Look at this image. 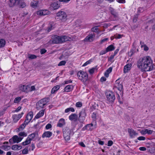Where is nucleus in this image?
Segmentation results:
<instances>
[{
	"label": "nucleus",
	"instance_id": "nucleus-1",
	"mask_svg": "<svg viewBox=\"0 0 155 155\" xmlns=\"http://www.w3.org/2000/svg\"><path fill=\"white\" fill-rule=\"evenodd\" d=\"M137 64L138 68L142 71H150L153 68V61L148 56L140 58L137 61Z\"/></svg>",
	"mask_w": 155,
	"mask_h": 155
},
{
	"label": "nucleus",
	"instance_id": "nucleus-2",
	"mask_svg": "<svg viewBox=\"0 0 155 155\" xmlns=\"http://www.w3.org/2000/svg\"><path fill=\"white\" fill-rule=\"evenodd\" d=\"M77 75L78 79L84 83L88 80V75L85 71H80L78 72Z\"/></svg>",
	"mask_w": 155,
	"mask_h": 155
},
{
	"label": "nucleus",
	"instance_id": "nucleus-3",
	"mask_svg": "<svg viewBox=\"0 0 155 155\" xmlns=\"http://www.w3.org/2000/svg\"><path fill=\"white\" fill-rule=\"evenodd\" d=\"M67 36L63 35L61 36L55 35L53 37L52 42L54 43H62L67 41L69 40Z\"/></svg>",
	"mask_w": 155,
	"mask_h": 155
},
{
	"label": "nucleus",
	"instance_id": "nucleus-4",
	"mask_svg": "<svg viewBox=\"0 0 155 155\" xmlns=\"http://www.w3.org/2000/svg\"><path fill=\"white\" fill-rule=\"evenodd\" d=\"M49 101L48 98H44L40 100L36 104V108L39 110L45 107Z\"/></svg>",
	"mask_w": 155,
	"mask_h": 155
},
{
	"label": "nucleus",
	"instance_id": "nucleus-5",
	"mask_svg": "<svg viewBox=\"0 0 155 155\" xmlns=\"http://www.w3.org/2000/svg\"><path fill=\"white\" fill-rule=\"evenodd\" d=\"M105 94L107 100L109 102H113L115 99L114 94L112 91H107Z\"/></svg>",
	"mask_w": 155,
	"mask_h": 155
},
{
	"label": "nucleus",
	"instance_id": "nucleus-6",
	"mask_svg": "<svg viewBox=\"0 0 155 155\" xmlns=\"http://www.w3.org/2000/svg\"><path fill=\"white\" fill-rule=\"evenodd\" d=\"M23 137H19L17 135H15L9 140V142L11 144L15 143H18L22 140Z\"/></svg>",
	"mask_w": 155,
	"mask_h": 155
},
{
	"label": "nucleus",
	"instance_id": "nucleus-7",
	"mask_svg": "<svg viewBox=\"0 0 155 155\" xmlns=\"http://www.w3.org/2000/svg\"><path fill=\"white\" fill-rule=\"evenodd\" d=\"M33 117V112L32 111L29 112L27 115L26 119L25 121V123L28 124L31 120Z\"/></svg>",
	"mask_w": 155,
	"mask_h": 155
},
{
	"label": "nucleus",
	"instance_id": "nucleus-8",
	"mask_svg": "<svg viewBox=\"0 0 155 155\" xmlns=\"http://www.w3.org/2000/svg\"><path fill=\"white\" fill-rule=\"evenodd\" d=\"M86 114L84 111H81L79 114V118L78 120L80 122L82 123L84 120Z\"/></svg>",
	"mask_w": 155,
	"mask_h": 155
},
{
	"label": "nucleus",
	"instance_id": "nucleus-9",
	"mask_svg": "<svg viewBox=\"0 0 155 155\" xmlns=\"http://www.w3.org/2000/svg\"><path fill=\"white\" fill-rule=\"evenodd\" d=\"M114 87L117 88L118 90L121 91L123 89V86L121 83H120L119 79L117 80L115 82Z\"/></svg>",
	"mask_w": 155,
	"mask_h": 155
},
{
	"label": "nucleus",
	"instance_id": "nucleus-10",
	"mask_svg": "<svg viewBox=\"0 0 155 155\" xmlns=\"http://www.w3.org/2000/svg\"><path fill=\"white\" fill-rule=\"evenodd\" d=\"M49 13L50 12L47 10H40L37 12V15L40 16L48 15Z\"/></svg>",
	"mask_w": 155,
	"mask_h": 155
},
{
	"label": "nucleus",
	"instance_id": "nucleus-11",
	"mask_svg": "<svg viewBox=\"0 0 155 155\" xmlns=\"http://www.w3.org/2000/svg\"><path fill=\"white\" fill-rule=\"evenodd\" d=\"M128 132L131 138H134L137 135V133L132 129L128 128Z\"/></svg>",
	"mask_w": 155,
	"mask_h": 155
},
{
	"label": "nucleus",
	"instance_id": "nucleus-12",
	"mask_svg": "<svg viewBox=\"0 0 155 155\" xmlns=\"http://www.w3.org/2000/svg\"><path fill=\"white\" fill-rule=\"evenodd\" d=\"M60 6V4L58 2H57L53 3L51 5L50 8L52 10H54L58 8Z\"/></svg>",
	"mask_w": 155,
	"mask_h": 155
},
{
	"label": "nucleus",
	"instance_id": "nucleus-13",
	"mask_svg": "<svg viewBox=\"0 0 155 155\" xmlns=\"http://www.w3.org/2000/svg\"><path fill=\"white\" fill-rule=\"evenodd\" d=\"M132 65V64L129 63L126 65L124 67V72L125 73L128 72L131 69Z\"/></svg>",
	"mask_w": 155,
	"mask_h": 155
},
{
	"label": "nucleus",
	"instance_id": "nucleus-14",
	"mask_svg": "<svg viewBox=\"0 0 155 155\" xmlns=\"http://www.w3.org/2000/svg\"><path fill=\"white\" fill-rule=\"evenodd\" d=\"M140 132L141 134L143 135L147 134L148 135H150L153 132V131L149 129H144L140 130Z\"/></svg>",
	"mask_w": 155,
	"mask_h": 155
},
{
	"label": "nucleus",
	"instance_id": "nucleus-15",
	"mask_svg": "<svg viewBox=\"0 0 155 155\" xmlns=\"http://www.w3.org/2000/svg\"><path fill=\"white\" fill-rule=\"evenodd\" d=\"M19 0H9L8 5L10 7H12L18 4Z\"/></svg>",
	"mask_w": 155,
	"mask_h": 155
},
{
	"label": "nucleus",
	"instance_id": "nucleus-16",
	"mask_svg": "<svg viewBox=\"0 0 155 155\" xmlns=\"http://www.w3.org/2000/svg\"><path fill=\"white\" fill-rule=\"evenodd\" d=\"M23 114V113L18 115H15L13 116V120L14 122H16L22 117Z\"/></svg>",
	"mask_w": 155,
	"mask_h": 155
},
{
	"label": "nucleus",
	"instance_id": "nucleus-17",
	"mask_svg": "<svg viewBox=\"0 0 155 155\" xmlns=\"http://www.w3.org/2000/svg\"><path fill=\"white\" fill-rule=\"evenodd\" d=\"M69 119L71 121H76L77 120L78 116L76 114H72L69 116Z\"/></svg>",
	"mask_w": 155,
	"mask_h": 155
},
{
	"label": "nucleus",
	"instance_id": "nucleus-18",
	"mask_svg": "<svg viewBox=\"0 0 155 155\" xmlns=\"http://www.w3.org/2000/svg\"><path fill=\"white\" fill-rule=\"evenodd\" d=\"M57 16L58 17H60L62 19H65L67 17L65 13L63 11H60L58 12L57 14Z\"/></svg>",
	"mask_w": 155,
	"mask_h": 155
},
{
	"label": "nucleus",
	"instance_id": "nucleus-19",
	"mask_svg": "<svg viewBox=\"0 0 155 155\" xmlns=\"http://www.w3.org/2000/svg\"><path fill=\"white\" fill-rule=\"evenodd\" d=\"M94 35H90L87 36L84 40V41L91 42L93 41Z\"/></svg>",
	"mask_w": 155,
	"mask_h": 155
},
{
	"label": "nucleus",
	"instance_id": "nucleus-20",
	"mask_svg": "<svg viewBox=\"0 0 155 155\" xmlns=\"http://www.w3.org/2000/svg\"><path fill=\"white\" fill-rule=\"evenodd\" d=\"M20 89L23 91L27 92L28 91L29 86L21 85L20 87Z\"/></svg>",
	"mask_w": 155,
	"mask_h": 155
},
{
	"label": "nucleus",
	"instance_id": "nucleus-21",
	"mask_svg": "<svg viewBox=\"0 0 155 155\" xmlns=\"http://www.w3.org/2000/svg\"><path fill=\"white\" fill-rule=\"evenodd\" d=\"M2 148L5 150H8L10 149V147L8 142H5L2 146Z\"/></svg>",
	"mask_w": 155,
	"mask_h": 155
},
{
	"label": "nucleus",
	"instance_id": "nucleus-22",
	"mask_svg": "<svg viewBox=\"0 0 155 155\" xmlns=\"http://www.w3.org/2000/svg\"><path fill=\"white\" fill-rule=\"evenodd\" d=\"M73 88L74 86L72 85H67L64 88V91L66 92H69L73 90Z\"/></svg>",
	"mask_w": 155,
	"mask_h": 155
},
{
	"label": "nucleus",
	"instance_id": "nucleus-23",
	"mask_svg": "<svg viewBox=\"0 0 155 155\" xmlns=\"http://www.w3.org/2000/svg\"><path fill=\"white\" fill-rule=\"evenodd\" d=\"M45 113V111L44 110H40L38 114H37L35 116V118L36 119H38L43 116Z\"/></svg>",
	"mask_w": 155,
	"mask_h": 155
},
{
	"label": "nucleus",
	"instance_id": "nucleus-24",
	"mask_svg": "<svg viewBox=\"0 0 155 155\" xmlns=\"http://www.w3.org/2000/svg\"><path fill=\"white\" fill-rule=\"evenodd\" d=\"M65 120L63 118H61L59 120V121L57 124V126L58 127H61L65 125Z\"/></svg>",
	"mask_w": 155,
	"mask_h": 155
},
{
	"label": "nucleus",
	"instance_id": "nucleus-25",
	"mask_svg": "<svg viewBox=\"0 0 155 155\" xmlns=\"http://www.w3.org/2000/svg\"><path fill=\"white\" fill-rule=\"evenodd\" d=\"M22 148L21 146L18 145H15L12 146V149L14 150H21Z\"/></svg>",
	"mask_w": 155,
	"mask_h": 155
},
{
	"label": "nucleus",
	"instance_id": "nucleus-26",
	"mask_svg": "<svg viewBox=\"0 0 155 155\" xmlns=\"http://www.w3.org/2000/svg\"><path fill=\"white\" fill-rule=\"evenodd\" d=\"M52 135V133L51 132L49 131H47L45 132H44L42 137L43 138L44 137H50Z\"/></svg>",
	"mask_w": 155,
	"mask_h": 155
},
{
	"label": "nucleus",
	"instance_id": "nucleus-27",
	"mask_svg": "<svg viewBox=\"0 0 155 155\" xmlns=\"http://www.w3.org/2000/svg\"><path fill=\"white\" fill-rule=\"evenodd\" d=\"M94 128L93 124H88L83 128V130H92Z\"/></svg>",
	"mask_w": 155,
	"mask_h": 155
},
{
	"label": "nucleus",
	"instance_id": "nucleus-28",
	"mask_svg": "<svg viewBox=\"0 0 155 155\" xmlns=\"http://www.w3.org/2000/svg\"><path fill=\"white\" fill-rule=\"evenodd\" d=\"M112 68L111 67H110L105 72L104 75L106 78H107L109 76V74L112 71Z\"/></svg>",
	"mask_w": 155,
	"mask_h": 155
},
{
	"label": "nucleus",
	"instance_id": "nucleus-29",
	"mask_svg": "<svg viewBox=\"0 0 155 155\" xmlns=\"http://www.w3.org/2000/svg\"><path fill=\"white\" fill-rule=\"evenodd\" d=\"M6 44L5 41L3 39L0 38V48L4 47Z\"/></svg>",
	"mask_w": 155,
	"mask_h": 155
},
{
	"label": "nucleus",
	"instance_id": "nucleus-30",
	"mask_svg": "<svg viewBox=\"0 0 155 155\" xmlns=\"http://www.w3.org/2000/svg\"><path fill=\"white\" fill-rule=\"evenodd\" d=\"M60 88V86L59 85H57L54 87L51 90V93L52 94L54 93L56 91L58 90Z\"/></svg>",
	"mask_w": 155,
	"mask_h": 155
},
{
	"label": "nucleus",
	"instance_id": "nucleus-31",
	"mask_svg": "<svg viewBox=\"0 0 155 155\" xmlns=\"http://www.w3.org/2000/svg\"><path fill=\"white\" fill-rule=\"evenodd\" d=\"M115 49V47L113 45H110L107 48L106 50L107 52L111 51Z\"/></svg>",
	"mask_w": 155,
	"mask_h": 155
},
{
	"label": "nucleus",
	"instance_id": "nucleus-32",
	"mask_svg": "<svg viewBox=\"0 0 155 155\" xmlns=\"http://www.w3.org/2000/svg\"><path fill=\"white\" fill-rule=\"evenodd\" d=\"M18 3V4L19 6L21 8H23L26 6L25 3L22 0H19Z\"/></svg>",
	"mask_w": 155,
	"mask_h": 155
},
{
	"label": "nucleus",
	"instance_id": "nucleus-33",
	"mask_svg": "<svg viewBox=\"0 0 155 155\" xmlns=\"http://www.w3.org/2000/svg\"><path fill=\"white\" fill-rule=\"evenodd\" d=\"M38 2L37 1H33L31 3V6L33 8H36L38 5Z\"/></svg>",
	"mask_w": 155,
	"mask_h": 155
},
{
	"label": "nucleus",
	"instance_id": "nucleus-34",
	"mask_svg": "<svg viewBox=\"0 0 155 155\" xmlns=\"http://www.w3.org/2000/svg\"><path fill=\"white\" fill-rule=\"evenodd\" d=\"M75 111L73 107H69L66 109L65 110V113H67L70 111L74 112Z\"/></svg>",
	"mask_w": 155,
	"mask_h": 155
},
{
	"label": "nucleus",
	"instance_id": "nucleus-35",
	"mask_svg": "<svg viewBox=\"0 0 155 155\" xmlns=\"http://www.w3.org/2000/svg\"><path fill=\"white\" fill-rule=\"evenodd\" d=\"M31 141L29 139H28V138L26 140L25 142H22V144L24 146L27 145L30 143L31 142Z\"/></svg>",
	"mask_w": 155,
	"mask_h": 155
},
{
	"label": "nucleus",
	"instance_id": "nucleus-36",
	"mask_svg": "<svg viewBox=\"0 0 155 155\" xmlns=\"http://www.w3.org/2000/svg\"><path fill=\"white\" fill-rule=\"evenodd\" d=\"M18 135L20 137H26L27 136V134L24 132H21L19 133Z\"/></svg>",
	"mask_w": 155,
	"mask_h": 155
},
{
	"label": "nucleus",
	"instance_id": "nucleus-37",
	"mask_svg": "<svg viewBox=\"0 0 155 155\" xmlns=\"http://www.w3.org/2000/svg\"><path fill=\"white\" fill-rule=\"evenodd\" d=\"M67 38H68V41H76L77 40V38L75 36H72L71 37H69L68 36H67Z\"/></svg>",
	"mask_w": 155,
	"mask_h": 155
},
{
	"label": "nucleus",
	"instance_id": "nucleus-38",
	"mask_svg": "<svg viewBox=\"0 0 155 155\" xmlns=\"http://www.w3.org/2000/svg\"><path fill=\"white\" fill-rule=\"evenodd\" d=\"M93 61V60L92 59H91L88 61H87L86 62H85L83 65V66H85L90 64Z\"/></svg>",
	"mask_w": 155,
	"mask_h": 155
},
{
	"label": "nucleus",
	"instance_id": "nucleus-39",
	"mask_svg": "<svg viewBox=\"0 0 155 155\" xmlns=\"http://www.w3.org/2000/svg\"><path fill=\"white\" fill-rule=\"evenodd\" d=\"M27 124H25L24 122V124H21V125L19 128L18 129L19 131L23 130L25 128L26 125Z\"/></svg>",
	"mask_w": 155,
	"mask_h": 155
},
{
	"label": "nucleus",
	"instance_id": "nucleus-40",
	"mask_svg": "<svg viewBox=\"0 0 155 155\" xmlns=\"http://www.w3.org/2000/svg\"><path fill=\"white\" fill-rule=\"evenodd\" d=\"M82 105L81 102L78 101L75 104L76 107H81Z\"/></svg>",
	"mask_w": 155,
	"mask_h": 155
},
{
	"label": "nucleus",
	"instance_id": "nucleus-41",
	"mask_svg": "<svg viewBox=\"0 0 155 155\" xmlns=\"http://www.w3.org/2000/svg\"><path fill=\"white\" fill-rule=\"evenodd\" d=\"M63 133L65 140L67 141L69 140L70 139V137L68 136H66V134L64 130L63 131Z\"/></svg>",
	"mask_w": 155,
	"mask_h": 155
},
{
	"label": "nucleus",
	"instance_id": "nucleus-42",
	"mask_svg": "<svg viewBox=\"0 0 155 155\" xmlns=\"http://www.w3.org/2000/svg\"><path fill=\"white\" fill-rule=\"evenodd\" d=\"M21 98L20 97H18L15 98L14 102L15 103H18L21 100Z\"/></svg>",
	"mask_w": 155,
	"mask_h": 155
},
{
	"label": "nucleus",
	"instance_id": "nucleus-43",
	"mask_svg": "<svg viewBox=\"0 0 155 155\" xmlns=\"http://www.w3.org/2000/svg\"><path fill=\"white\" fill-rule=\"evenodd\" d=\"M96 70V68H92L89 70V72L90 74H92L94 73Z\"/></svg>",
	"mask_w": 155,
	"mask_h": 155
},
{
	"label": "nucleus",
	"instance_id": "nucleus-44",
	"mask_svg": "<svg viewBox=\"0 0 155 155\" xmlns=\"http://www.w3.org/2000/svg\"><path fill=\"white\" fill-rule=\"evenodd\" d=\"M109 10L110 11V12L111 14L114 16H115L116 15L114 9L110 7L109 8Z\"/></svg>",
	"mask_w": 155,
	"mask_h": 155
},
{
	"label": "nucleus",
	"instance_id": "nucleus-45",
	"mask_svg": "<svg viewBox=\"0 0 155 155\" xmlns=\"http://www.w3.org/2000/svg\"><path fill=\"white\" fill-rule=\"evenodd\" d=\"M141 47L145 51H147L149 49L148 47L146 45H142Z\"/></svg>",
	"mask_w": 155,
	"mask_h": 155
},
{
	"label": "nucleus",
	"instance_id": "nucleus-46",
	"mask_svg": "<svg viewBox=\"0 0 155 155\" xmlns=\"http://www.w3.org/2000/svg\"><path fill=\"white\" fill-rule=\"evenodd\" d=\"M35 135L34 134H32L30 135L28 137V138L31 141V140L33 139L35 137Z\"/></svg>",
	"mask_w": 155,
	"mask_h": 155
},
{
	"label": "nucleus",
	"instance_id": "nucleus-47",
	"mask_svg": "<svg viewBox=\"0 0 155 155\" xmlns=\"http://www.w3.org/2000/svg\"><path fill=\"white\" fill-rule=\"evenodd\" d=\"M35 90V87L34 86H32L31 87L29 86L28 91H34Z\"/></svg>",
	"mask_w": 155,
	"mask_h": 155
},
{
	"label": "nucleus",
	"instance_id": "nucleus-48",
	"mask_svg": "<svg viewBox=\"0 0 155 155\" xmlns=\"http://www.w3.org/2000/svg\"><path fill=\"white\" fill-rule=\"evenodd\" d=\"M66 63V62L64 61H62L60 62V63L58 64V66H61L62 65H64Z\"/></svg>",
	"mask_w": 155,
	"mask_h": 155
},
{
	"label": "nucleus",
	"instance_id": "nucleus-49",
	"mask_svg": "<svg viewBox=\"0 0 155 155\" xmlns=\"http://www.w3.org/2000/svg\"><path fill=\"white\" fill-rule=\"evenodd\" d=\"M122 35L120 34H116L115 35L114 38L116 39H120L122 38Z\"/></svg>",
	"mask_w": 155,
	"mask_h": 155
},
{
	"label": "nucleus",
	"instance_id": "nucleus-50",
	"mask_svg": "<svg viewBox=\"0 0 155 155\" xmlns=\"http://www.w3.org/2000/svg\"><path fill=\"white\" fill-rule=\"evenodd\" d=\"M98 30V27L97 26L94 27L91 29V31L93 32H96Z\"/></svg>",
	"mask_w": 155,
	"mask_h": 155
},
{
	"label": "nucleus",
	"instance_id": "nucleus-51",
	"mask_svg": "<svg viewBox=\"0 0 155 155\" xmlns=\"http://www.w3.org/2000/svg\"><path fill=\"white\" fill-rule=\"evenodd\" d=\"M107 50H103L101 51L100 53V55H102L104 54H106L107 52Z\"/></svg>",
	"mask_w": 155,
	"mask_h": 155
},
{
	"label": "nucleus",
	"instance_id": "nucleus-52",
	"mask_svg": "<svg viewBox=\"0 0 155 155\" xmlns=\"http://www.w3.org/2000/svg\"><path fill=\"white\" fill-rule=\"evenodd\" d=\"M52 127L51 124H48L45 126V128L47 130H48L51 128Z\"/></svg>",
	"mask_w": 155,
	"mask_h": 155
},
{
	"label": "nucleus",
	"instance_id": "nucleus-53",
	"mask_svg": "<svg viewBox=\"0 0 155 155\" xmlns=\"http://www.w3.org/2000/svg\"><path fill=\"white\" fill-rule=\"evenodd\" d=\"M28 57L31 59H35L36 58V56L34 54H31L29 55Z\"/></svg>",
	"mask_w": 155,
	"mask_h": 155
},
{
	"label": "nucleus",
	"instance_id": "nucleus-54",
	"mask_svg": "<svg viewBox=\"0 0 155 155\" xmlns=\"http://www.w3.org/2000/svg\"><path fill=\"white\" fill-rule=\"evenodd\" d=\"M108 40V38H106L104 39H103L101 40L100 43L101 44H103L104 42L106 41L107 40Z\"/></svg>",
	"mask_w": 155,
	"mask_h": 155
},
{
	"label": "nucleus",
	"instance_id": "nucleus-55",
	"mask_svg": "<svg viewBox=\"0 0 155 155\" xmlns=\"http://www.w3.org/2000/svg\"><path fill=\"white\" fill-rule=\"evenodd\" d=\"M137 139L140 140H145V138L144 137L141 136L138 137Z\"/></svg>",
	"mask_w": 155,
	"mask_h": 155
},
{
	"label": "nucleus",
	"instance_id": "nucleus-56",
	"mask_svg": "<svg viewBox=\"0 0 155 155\" xmlns=\"http://www.w3.org/2000/svg\"><path fill=\"white\" fill-rule=\"evenodd\" d=\"M113 144V142L112 140H109L108 142L107 145L108 146H111Z\"/></svg>",
	"mask_w": 155,
	"mask_h": 155
},
{
	"label": "nucleus",
	"instance_id": "nucleus-57",
	"mask_svg": "<svg viewBox=\"0 0 155 155\" xmlns=\"http://www.w3.org/2000/svg\"><path fill=\"white\" fill-rule=\"evenodd\" d=\"M28 150L26 148L22 150V153L23 154H26L28 153Z\"/></svg>",
	"mask_w": 155,
	"mask_h": 155
},
{
	"label": "nucleus",
	"instance_id": "nucleus-58",
	"mask_svg": "<svg viewBox=\"0 0 155 155\" xmlns=\"http://www.w3.org/2000/svg\"><path fill=\"white\" fill-rule=\"evenodd\" d=\"M70 0H58L59 2H61L65 3H68Z\"/></svg>",
	"mask_w": 155,
	"mask_h": 155
},
{
	"label": "nucleus",
	"instance_id": "nucleus-59",
	"mask_svg": "<svg viewBox=\"0 0 155 155\" xmlns=\"http://www.w3.org/2000/svg\"><path fill=\"white\" fill-rule=\"evenodd\" d=\"M100 80L101 82L106 81V77H102L100 79Z\"/></svg>",
	"mask_w": 155,
	"mask_h": 155
},
{
	"label": "nucleus",
	"instance_id": "nucleus-60",
	"mask_svg": "<svg viewBox=\"0 0 155 155\" xmlns=\"http://www.w3.org/2000/svg\"><path fill=\"white\" fill-rule=\"evenodd\" d=\"M138 11L139 12H143V8L140 7L138 8Z\"/></svg>",
	"mask_w": 155,
	"mask_h": 155
},
{
	"label": "nucleus",
	"instance_id": "nucleus-61",
	"mask_svg": "<svg viewBox=\"0 0 155 155\" xmlns=\"http://www.w3.org/2000/svg\"><path fill=\"white\" fill-rule=\"evenodd\" d=\"M140 150L141 151H145L146 150V148L144 147H141L139 148Z\"/></svg>",
	"mask_w": 155,
	"mask_h": 155
},
{
	"label": "nucleus",
	"instance_id": "nucleus-62",
	"mask_svg": "<svg viewBox=\"0 0 155 155\" xmlns=\"http://www.w3.org/2000/svg\"><path fill=\"white\" fill-rule=\"evenodd\" d=\"M46 50H45L44 49H42L41 50L40 52H41V54H43L45 53L46 52Z\"/></svg>",
	"mask_w": 155,
	"mask_h": 155
},
{
	"label": "nucleus",
	"instance_id": "nucleus-63",
	"mask_svg": "<svg viewBox=\"0 0 155 155\" xmlns=\"http://www.w3.org/2000/svg\"><path fill=\"white\" fill-rule=\"evenodd\" d=\"M98 143L101 145H103L104 144V141H101V140H99L98 141Z\"/></svg>",
	"mask_w": 155,
	"mask_h": 155
},
{
	"label": "nucleus",
	"instance_id": "nucleus-64",
	"mask_svg": "<svg viewBox=\"0 0 155 155\" xmlns=\"http://www.w3.org/2000/svg\"><path fill=\"white\" fill-rule=\"evenodd\" d=\"M117 2L120 3H124L125 2V0H117Z\"/></svg>",
	"mask_w": 155,
	"mask_h": 155
}]
</instances>
